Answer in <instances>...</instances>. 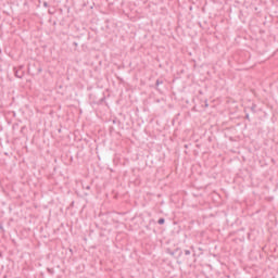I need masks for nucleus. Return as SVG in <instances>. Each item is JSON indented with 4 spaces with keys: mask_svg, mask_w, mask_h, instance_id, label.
I'll list each match as a JSON object with an SVG mask.
<instances>
[{
    "mask_svg": "<svg viewBox=\"0 0 278 278\" xmlns=\"http://www.w3.org/2000/svg\"><path fill=\"white\" fill-rule=\"evenodd\" d=\"M202 108H210V104L207 103V100L204 101V104H202Z\"/></svg>",
    "mask_w": 278,
    "mask_h": 278,
    "instance_id": "9",
    "label": "nucleus"
},
{
    "mask_svg": "<svg viewBox=\"0 0 278 278\" xmlns=\"http://www.w3.org/2000/svg\"><path fill=\"white\" fill-rule=\"evenodd\" d=\"M83 188H85V190H90V185H87V186H85V187H83Z\"/></svg>",
    "mask_w": 278,
    "mask_h": 278,
    "instance_id": "13",
    "label": "nucleus"
},
{
    "mask_svg": "<svg viewBox=\"0 0 278 278\" xmlns=\"http://www.w3.org/2000/svg\"><path fill=\"white\" fill-rule=\"evenodd\" d=\"M49 275H55V270L53 268H47Z\"/></svg>",
    "mask_w": 278,
    "mask_h": 278,
    "instance_id": "7",
    "label": "nucleus"
},
{
    "mask_svg": "<svg viewBox=\"0 0 278 278\" xmlns=\"http://www.w3.org/2000/svg\"><path fill=\"white\" fill-rule=\"evenodd\" d=\"M24 129H26L25 126H23V127L21 128V132H22V134H23Z\"/></svg>",
    "mask_w": 278,
    "mask_h": 278,
    "instance_id": "18",
    "label": "nucleus"
},
{
    "mask_svg": "<svg viewBox=\"0 0 278 278\" xmlns=\"http://www.w3.org/2000/svg\"><path fill=\"white\" fill-rule=\"evenodd\" d=\"M75 205V202L73 201L72 203H71V207H73Z\"/></svg>",
    "mask_w": 278,
    "mask_h": 278,
    "instance_id": "21",
    "label": "nucleus"
},
{
    "mask_svg": "<svg viewBox=\"0 0 278 278\" xmlns=\"http://www.w3.org/2000/svg\"><path fill=\"white\" fill-rule=\"evenodd\" d=\"M245 119L249 121V123H251V117H250L249 113L245 114Z\"/></svg>",
    "mask_w": 278,
    "mask_h": 278,
    "instance_id": "10",
    "label": "nucleus"
},
{
    "mask_svg": "<svg viewBox=\"0 0 278 278\" xmlns=\"http://www.w3.org/2000/svg\"><path fill=\"white\" fill-rule=\"evenodd\" d=\"M166 223V219L164 217L159 218L157 225H164Z\"/></svg>",
    "mask_w": 278,
    "mask_h": 278,
    "instance_id": "6",
    "label": "nucleus"
},
{
    "mask_svg": "<svg viewBox=\"0 0 278 278\" xmlns=\"http://www.w3.org/2000/svg\"><path fill=\"white\" fill-rule=\"evenodd\" d=\"M89 194H90V193H88V192H85V193H84L85 197H89Z\"/></svg>",
    "mask_w": 278,
    "mask_h": 278,
    "instance_id": "20",
    "label": "nucleus"
},
{
    "mask_svg": "<svg viewBox=\"0 0 278 278\" xmlns=\"http://www.w3.org/2000/svg\"><path fill=\"white\" fill-rule=\"evenodd\" d=\"M75 47H77V42H74Z\"/></svg>",
    "mask_w": 278,
    "mask_h": 278,
    "instance_id": "25",
    "label": "nucleus"
},
{
    "mask_svg": "<svg viewBox=\"0 0 278 278\" xmlns=\"http://www.w3.org/2000/svg\"><path fill=\"white\" fill-rule=\"evenodd\" d=\"M15 77H17L18 79L23 78V72H18L17 70L15 71Z\"/></svg>",
    "mask_w": 278,
    "mask_h": 278,
    "instance_id": "5",
    "label": "nucleus"
},
{
    "mask_svg": "<svg viewBox=\"0 0 278 278\" xmlns=\"http://www.w3.org/2000/svg\"><path fill=\"white\" fill-rule=\"evenodd\" d=\"M165 253H167V255H172V257H175L176 260H179V257H181L184 255V250H181V248H176L173 251V250H170V248H167L165 250Z\"/></svg>",
    "mask_w": 278,
    "mask_h": 278,
    "instance_id": "2",
    "label": "nucleus"
},
{
    "mask_svg": "<svg viewBox=\"0 0 278 278\" xmlns=\"http://www.w3.org/2000/svg\"><path fill=\"white\" fill-rule=\"evenodd\" d=\"M248 240H251V232H248Z\"/></svg>",
    "mask_w": 278,
    "mask_h": 278,
    "instance_id": "17",
    "label": "nucleus"
},
{
    "mask_svg": "<svg viewBox=\"0 0 278 278\" xmlns=\"http://www.w3.org/2000/svg\"><path fill=\"white\" fill-rule=\"evenodd\" d=\"M182 253H185V255L188 256V255H191L192 252L190 250H185V251H182Z\"/></svg>",
    "mask_w": 278,
    "mask_h": 278,
    "instance_id": "8",
    "label": "nucleus"
},
{
    "mask_svg": "<svg viewBox=\"0 0 278 278\" xmlns=\"http://www.w3.org/2000/svg\"><path fill=\"white\" fill-rule=\"evenodd\" d=\"M53 25H56V23L54 22Z\"/></svg>",
    "mask_w": 278,
    "mask_h": 278,
    "instance_id": "26",
    "label": "nucleus"
},
{
    "mask_svg": "<svg viewBox=\"0 0 278 278\" xmlns=\"http://www.w3.org/2000/svg\"><path fill=\"white\" fill-rule=\"evenodd\" d=\"M43 8H49V2L45 1L43 2Z\"/></svg>",
    "mask_w": 278,
    "mask_h": 278,
    "instance_id": "11",
    "label": "nucleus"
},
{
    "mask_svg": "<svg viewBox=\"0 0 278 278\" xmlns=\"http://www.w3.org/2000/svg\"><path fill=\"white\" fill-rule=\"evenodd\" d=\"M0 229H1V231H4L3 230V224H0Z\"/></svg>",
    "mask_w": 278,
    "mask_h": 278,
    "instance_id": "19",
    "label": "nucleus"
},
{
    "mask_svg": "<svg viewBox=\"0 0 278 278\" xmlns=\"http://www.w3.org/2000/svg\"><path fill=\"white\" fill-rule=\"evenodd\" d=\"M110 131H114V127H110Z\"/></svg>",
    "mask_w": 278,
    "mask_h": 278,
    "instance_id": "22",
    "label": "nucleus"
},
{
    "mask_svg": "<svg viewBox=\"0 0 278 278\" xmlns=\"http://www.w3.org/2000/svg\"><path fill=\"white\" fill-rule=\"evenodd\" d=\"M18 127V124L13 125V129H16Z\"/></svg>",
    "mask_w": 278,
    "mask_h": 278,
    "instance_id": "16",
    "label": "nucleus"
},
{
    "mask_svg": "<svg viewBox=\"0 0 278 278\" xmlns=\"http://www.w3.org/2000/svg\"><path fill=\"white\" fill-rule=\"evenodd\" d=\"M103 101H105V97H102V98L100 99V103H103Z\"/></svg>",
    "mask_w": 278,
    "mask_h": 278,
    "instance_id": "14",
    "label": "nucleus"
},
{
    "mask_svg": "<svg viewBox=\"0 0 278 278\" xmlns=\"http://www.w3.org/2000/svg\"><path fill=\"white\" fill-rule=\"evenodd\" d=\"M113 125H117L118 127H121L123 125V123L118 118H114Z\"/></svg>",
    "mask_w": 278,
    "mask_h": 278,
    "instance_id": "4",
    "label": "nucleus"
},
{
    "mask_svg": "<svg viewBox=\"0 0 278 278\" xmlns=\"http://www.w3.org/2000/svg\"><path fill=\"white\" fill-rule=\"evenodd\" d=\"M18 127V124L13 125V129H16Z\"/></svg>",
    "mask_w": 278,
    "mask_h": 278,
    "instance_id": "15",
    "label": "nucleus"
},
{
    "mask_svg": "<svg viewBox=\"0 0 278 278\" xmlns=\"http://www.w3.org/2000/svg\"><path fill=\"white\" fill-rule=\"evenodd\" d=\"M185 149H188V144H185Z\"/></svg>",
    "mask_w": 278,
    "mask_h": 278,
    "instance_id": "23",
    "label": "nucleus"
},
{
    "mask_svg": "<svg viewBox=\"0 0 278 278\" xmlns=\"http://www.w3.org/2000/svg\"><path fill=\"white\" fill-rule=\"evenodd\" d=\"M271 162L275 164V159H271Z\"/></svg>",
    "mask_w": 278,
    "mask_h": 278,
    "instance_id": "24",
    "label": "nucleus"
},
{
    "mask_svg": "<svg viewBox=\"0 0 278 278\" xmlns=\"http://www.w3.org/2000/svg\"><path fill=\"white\" fill-rule=\"evenodd\" d=\"M255 108H257V105L253 104V105L251 106V110H252L253 112H255Z\"/></svg>",
    "mask_w": 278,
    "mask_h": 278,
    "instance_id": "12",
    "label": "nucleus"
},
{
    "mask_svg": "<svg viewBox=\"0 0 278 278\" xmlns=\"http://www.w3.org/2000/svg\"><path fill=\"white\" fill-rule=\"evenodd\" d=\"M162 84H164L163 79H156L155 81V90H157L160 92V86H162Z\"/></svg>",
    "mask_w": 278,
    "mask_h": 278,
    "instance_id": "3",
    "label": "nucleus"
},
{
    "mask_svg": "<svg viewBox=\"0 0 278 278\" xmlns=\"http://www.w3.org/2000/svg\"><path fill=\"white\" fill-rule=\"evenodd\" d=\"M28 73L30 75H40L42 73V66L38 63H33L28 65Z\"/></svg>",
    "mask_w": 278,
    "mask_h": 278,
    "instance_id": "1",
    "label": "nucleus"
}]
</instances>
